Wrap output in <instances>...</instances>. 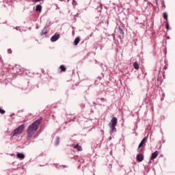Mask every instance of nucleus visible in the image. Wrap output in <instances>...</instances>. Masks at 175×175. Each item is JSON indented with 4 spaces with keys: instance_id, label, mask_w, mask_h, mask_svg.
<instances>
[{
    "instance_id": "18",
    "label": "nucleus",
    "mask_w": 175,
    "mask_h": 175,
    "mask_svg": "<svg viewBox=\"0 0 175 175\" xmlns=\"http://www.w3.org/2000/svg\"><path fill=\"white\" fill-rule=\"evenodd\" d=\"M41 0H33V2H40Z\"/></svg>"
},
{
    "instance_id": "13",
    "label": "nucleus",
    "mask_w": 175,
    "mask_h": 175,
    "mask_svg": "<svg viewBox=\"0 0 175 175\" xmlns=\"http://www.w3.org/2000/svg\"><path fill=\"white\" fill-rule=\"evenodd\" d=\"M36 12H42V5H38L36 8Z\"/></svg>"
},
{
    "instance_id": "1",
    "label": "nucleus",
    "mask_w": 175,
    "mask_h": 175,
    "mask_svg": "<svg viewBox=\"0 0 175 175\" xmlns=\"http://www.w3.org/2000/svg\"><path fill=\"white\" fill-rule=\"evenodd\" d=\"M42 118H40L39 119L36 120L33 123L29 125L26 130L27 139H31V137L33 136V134L36 133V131H38V129H39V126L42 123Z\"/></svg>"
},
{
    "instance_id": "11",
    "label": "nucleus",
    "mask_w": 175,
    "mask_h": 175,
    "mask_svg": "<svg viewBox=\"0 0 175 175\" xmlns=\"http://www.w3.org/2000/svg\"><path fill=\"white\" fill-rule=\"evenodd\" d=\"M133 68L136 69V70H139V64L137 62H135L133 63Z\"/></svg>"
},
{
    "instance_id": "6",
    "label": "nucleus",
    "mask_w": 175,
    "mask_h": 175,
    "mask_svg": "<svg viewBox=\"0 0 175 175\" xmlns=\"http://www.w3.org/2000/svg\"><path fill=\"white\" fill-rule=\"evenodd\" d=\"M144 159V156L142 154H139L137 155V162H143V160Z\"/></svg>"
},
{
    "instance_id": "15",
    "label": "nucleus",
    "mask_w": 175,
    "mask_h": 175,
    "mask_svg": "<svg viewBox=\"0 0 175 175\" xmlns=\"http://www.w3.org/2000/svg\"><path fill=\"white\" fill-rule=\"evenodd\" d=\"M0 113L1 114H5V110L2 109V108L0 107Z\"/></svg>"
},
{
    "instance_id": "17",
    "label": "nucleus",
    "mask_w": 175,
    "mask_h": 175,
    "mask_svg": "<svg viewBox=\"0 0 175 175\" xmlns=\"http://www.w3.org/2000/svg\"><path fill=\"white\" fill-rule=\"evenodd\" d=\"M8 54H12V49H8Z\"/></svg>"
},
{
    "instance_id": "16",
    "label": "nucleus",
    "mask_w": 175,
    "mask_h": 175,
    "mask_svg": "<svg viewBox=\"0 0 175 175\" xmlns=\"http://www.w3.org/2000/svg\"><path fill=\"white\" fill-rule=\"evenodd\" d=\"M166 29H169V23H166Z\"/></svg>"
},
{
    "instance_id": "14",
    "label": "nucleus",
    "mask_w": 175,
    "mask_h": 175,
    "mask_svg": "<svg viewBox=\"0 0 175 175\" xmlns=\"http://www.w3.org/2000/svg\"><path fill=\"white\" fill-rule=\"evenodd\" d=\"M167 17H168L167 13V12H164V13H163V18H164V20H165L166 21H167Z\"/></svg>"
},
{
    "instance_id": "9",
    "label": "nucleus",
    "mask_w": 175,
    "mask_h": 175,
    "mask_svg": "<svg viewBox=\"0 0 175 175\" xmlns=\"http://www.w3.org/2000/svg\"><path fill=\"white\" fill-rule=\"evenodd\" d=\"M80 43V37H77L75 40H74V44L75 46H77Z\"/></svg>"
},
{
    "instance_id": "5",
    "label": "nucleus",
    "mask_w": 175,
    "mask_h": 175,
    "mask_svg": "<svg viewBox=\"0 0 175 175\" xmlns=\"http://www.w3.org/2000/svg\"><path fill=\"white\" fill-rule=\"evenodd\" d=\"M158 155H159V152H158V150H156L155 152L152 153V156L150 157V160L151 161H154V159H155V158H157V157H158Z\"/></svg>"
},
{
    "instance_id": "12",
    "label": "nucleus",
    "mask_w": 175,
    "mask_h": 175,
    "mask_svg": "<svg viewBox=\"0 0 175 175\" xmlns=\"http://www.w3.org/2000/svg\"><path fill=\"white\" fill-rule=\"evenodd\" d=\"M59 69L61 70V72H66V67H65L64 65H61L59 66Z\"/></svg>"
},
{
    "instance_id": "4",
    "label": "nucleus",
    "mask_w": 175,
    "mask_h": 175,
    "mask_svg": "<svg viewBox=\"0 0 175 175\" xmlns=\"http://www.w3.org/2000/svg\"><path fill=\"white\" fill-rule=\"evenodd\" d=\"M59 39V34H55L51 38V42H57Z\"/></svg>"
},
{
    "instance_id": "3",
    "label": "nucleus",
    "mask_w": 175,
    "mask_h": 175,
    "mask_svg": "<svg viewBox=\"0 0 175 175\" xmlns=\"http://www.w3.org/2000/svg\"><path fill=\"white\" fill-rule=\"evenodd\" d=\"M118 124V120L117 118L113 117L111 120V122L109 124V127L111 128V133H113V132H116V125Z\"/></svg>"
},
{
    "instance_id": "8",
    "label": "nucleus",
    "mask_w": 175,
    "mask_h": 175,
    "mask_svg": "<svg viewBox=\"0 0 175 175\" xmlns=\"http://www.w3.org/2000/svg\"><path fill=\"white\" fill-rule=\"evenodd\" d=\"M147 142V138L144 137L142 142H140V144H139L138 148H140L141 147L143 146V144H144V143H146Z\"/></svg>"
},
{
    "instance_id": "10",
    "label": "nucleus",
    "mask_w": 175,
    "mask_h": 175,
    "mask_svg": "<svg viewBox=\"0 0 175 175\" xmlns=\"http://www.w3.org/2000/svg\"><path fill=\"white\" fill-rule=\"evenodd\" d=\"M74 148H76L78 151H83V148L79 144L75 145Z\"/></svg>"
},
{
    "instance_id": "7",
    "label": "nucleus",
    "mask_w": 175,
    "mask_h": 175,
    "mask_svg": "<svg viewBox=\"0 0 175 175\" xmlns=\"http://www.w3.org/2000/svg\"><path fill=\"white\" fill-rule=\"evenodd\" d=\"M16 157L18 159H24L25 158V155L23 153H17Z\"/></svg>"
},
{
    "instance_id": "19",
    "label": "nucleus",
    "mask_w": 175,
    "mask_h": 175,
    "mask_svg": "<svg viewBox=\"0 0 175 175\" xmlns=\"http://www.w3.org/2000/svg\"><path fill=\"white\" fill-rule=\"evenodd\" d=\"M156 3H158V0H155Z\"/></svg>"
},
{
    "instance_id": "2",
    "label": "nucleus",
    "mask_w": 175,
    "mask_h": 175,
    "mask_svg": "<svg viewBox=\"0 0 175 175\" xmlns=\"http://www.w3.org/2000/svg\"><path fill=\"white\" fill-rule=\"evenodd\" d=\"M24 129H25V124H21L18 128L14 130V132L12 133L11 135L12 137L18 136V135H21V133L24 132Z\"/></svg>"
}]
</instances>
